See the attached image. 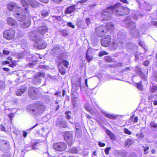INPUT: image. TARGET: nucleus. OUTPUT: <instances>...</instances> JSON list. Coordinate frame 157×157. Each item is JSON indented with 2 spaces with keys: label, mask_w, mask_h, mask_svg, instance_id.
<instances>
[{
  "label": "nucleus",
  "mask_w": 157,
  "mask_h": 157,
  "mask_svg": "<svg viewBox=\"0 0 157 157\" xmlns=\"http://www.w3.org/2000/svg\"><path fill=\"white\" fill-rule=\"evenodd\" d=\"M132 43H129V44H126V48H129V46L130 47H132Z\"/></svg>",
  "instance_id": "nucleus-54"
},
{
  "label": "nucleus",
  "mask_w": 157,
  "mask_h": 157,
  "mask_svg": "<svg viewBox=\"0 0 157 157\" xmlns=\"http://www.w3.org/2000/svg\"><path fill=\"white\" fill-rule=\"evenodd\" d=\"M7 8L8 9L12 11L14 9L15 10V11L18 12L19 11H21V7L18 6L14 3H10L7 5Z\"/></svg>",
  "instance_id": "nucleus-14"
},
{
  "label": "nucleus",
  "mask_w": 157,
  "mask_h": 157,
  "mask_svg": "<svg viewBox=\"0 0 157 157\" xmlns=\"http://www.w3.org/2000/svg\"><path fill=\"white\" fill-rule=\"evenodd\" d=\"M38 125V124H36L35 125H34L32 127L30 128L29 129L30 130H32L33 128H35L36 126Z\"/></svg>",
  "instance_id": "nucleus-63"
},
{
  "label": "nucleus",
  "mask_w": 157,
  "mask_h": 157,
  "mask_svg": "<svg viewBox=\"0 0 157 157\" xmlns=\"http://www.w3.org/2000/svg\"><path fill=\"white\" fill-rule=\"evenodd\" d=\"M2 69L4 71H10L9 69L7 68L3 67Z\"/></svg>",
  "instance_id": "nucleus-61"
},
{
  "label": "nucleus",
  "mask_w": 157,
  "mask_h": 157,
  "mask_svg": "<svg viewBox=\"0 0 157 157\" xmlns=\"http://www.w3.org/2000/svg\"><path fill=\"white\" fill-rule=\"evenodd\" d=\"M0 128L2 131H5L6 128L3 125H1Z\"/></svg>",
  "instance_id": "nucleus-53"
},
{
  "label": "nucleus",
  "mask_w": 157,
  "mask_h": 157,
  "mask_svg": "<svg viewBox=\"0 0 157 157\" xmlns=\"http://www.w3.org/2000/svg\"><path fill=\"white\" fill-rule=\"evenodd\" d=\"M8 24L10 25H14L16 24L17 22L12 17H8L6 20Z\"/></svg>",
  "instance_id": "nucleus-22"
},
{
  "label": "nucleus",
  "mask_w": 157,
  "mask_h": 157,
  "mask_svg": "<svg viewBox=\"0 0 157 157\" xmlns=\"http://www.w3.org/2000/svg\"><path fill=\"white\" fill-rule=\"evenodd\" d=\"M106 132L111 139H112L113 138V135L110 131L108 130H106Z\"/></svg>",
  "instance_id": "nucleus-34"
},
{
  "label": "nucleus",
  "mask_w": 157,
  "mask_h": 157,
  "mask_svg": "<svg viewBox=\"0 0 157 157\" xmlns=\"http://www.w3.org/2000/svg\"><path fill=\"white\" fill-rule=\"evenodd\" d=\"M141 56L140 54L138 55H135V57H136V61H137L139 60V58H140V59H142V58L141 57Z\"/></svg>",
  "instance_id": "nucleus-36"
},
{
  "label": "nucleus",
  "mask_w": 157,
  "mask_h": 157,
  "mask_svg": "<svg viewBox=\"0 0 157 157\" xmlns=\"http://www.w3.org/2000/svg\"><path fill=\"white\" fill-rule=\"evenodd\" d=\"M27 133L26 132H23V136H24L25 137H26L27 136Z\"/></svg>",
  "instance_id": "nucleus-59"
},
{
  "label": "nucleus",
  "mask_w": 157,
  "mask_h": 157,
  "mask_svg": "<svg viewBox=\"0 0 157 157\" xmlns=\"http://www.w3.org/2000/svg\"><path fill=\"white\" fill-rule=\"evenodd\" d=\"M3 52L4 54L6 55H8L10 53V52L8 50H3Z\"/></svg>",
  "instance_id": "nucleus-49"
},
{
  "label": "nucleus",
  "mask_w": 157,
  "mask_h": 157,
  "mask_svg": "<svg viewBox=\"0 0 157 157\" xmlns=\"http://www.w3.org/2000/svg\"><path fill=\"white\" fill-rule=\"evenodd\" d=\"M124 132L126 134L130 135H131L132 134L131 132L129 130H128V129L126 128H124Z\"/></svg>",
  "instance_id": "nucleus-35"
},
{
  "label": "nucleus",
  "mask_w": 157,
  "mask_h": 157,
  "mask_svg": "<svg viewBox=\"0 0 157 157\" xmlns=\"http://www.w3.org/2000/svg\"><path fill=\"white\" fill-rule=\"evenodd\" d=\"M139 44L140 46L143 47L144 48H145V44L143 41H139Z\"/></svg>",
  "instance_id": "nucleus-42"
},
{
  "label": "nucleus",
  "mask_w": 157,
  "mask_h": 157,
  "mask_svg": "<svg viewBox=\"0 0 157 157\" xmlns=\"http://www.w3.org/2000/svg\"><path fill=\"white\" fill-rule=\"evenodd\" d=\"M153 24L154 25L157 26V21H156L153 22Z\"/></svg>",
  "instance_id": "nucleus-64"
},
{
  "label": "nucleus",
  "mask_w": 157,
  "mask_h": 157,
  "mask_svg": "<svg viewBox=\"0 0 157 157\" xmlns=\"http://www.w3.org/2000/svg\"><path fill=\"white\" fill-rule=\"evenodd\" d=\"M44 75V73L39 72L35 76L33 80V82L34 84H38L41 82V78Z\"/></svg>",
  "instance_id": "nucleus-13"
},
{
  "label": "nucleus",
  "mask_w": 157,
  "mask_h": 157,
  "mask_svg": "<svg viewBox=\"0 0 157 157\" xmlns=\"http://www.w3.org/2000/svg\"><path fill=\"white\" fill-rule=\"evenodd\" d=\"M85 109L88 111L90 112V113H92V115L95 114L97 111V110L94 108L91 109L89 107H85Z\"/></svg>",
  "instance_id": "nucleus-26"
},
{
  "label": "nucleus",
  "mask_w": 157,
  "mask_h": 157,
  "mask_svg": "<svg viewBox=\"0 0 157 157\" xmlns=\"http://www.w3.org/2000/svg\"><path fill=\"white\" fill-rule=\"evenodd\" d=\"M61 62H59L58 65L59 71L62 75H63L65 74V70L64 68L61 66Z\"/></svg>",
  "instance_id": "nucleus-23"
},
{
  "label": "nucleus",
  "mask_w": 157,
  "mask_h": 157,
  "mask_svg": "<svg viewBox=\"0 0 157 157\" xmlns=\"http://www.w3.org/2000/svg\"><path fill=\"white\" fill-rule=\"evenodd\" d=\"M29 96L32 99H35L38 98V90L37 88L33 87H30L29 90Z\"/></svg>",
  "instance_id": "nucleus-10"
},
{
  "label": "nucleus",
  "mask_w": 157,
  "mask_h": 157,
  "mask_svg": "<svg viewBox=\"0 0 157 157\" xmlns=\"http://www.w3.org/2000/svg\"><path fill=\"white\" fill-rule=\"evenodd\" d=\"M5 83L3 81H0V89L4 88L5 87Z\"/></svg>",
  "instance_id": "nucleus-38"
},
{
  "label": "nucleus",
  "mask_w": 157,
  "mask_h": 157,
  "mask_svg": "<svg viewBox=\"0 0 157 157\" xmlns=\"http://www.w3.org/2000/svg\"><path fill=\"white\" fill-rule=\"evenodd\" d=\"M21 2L23 6L25 8V11L27 13V8L30 6L33 8L37 7L39 6V3L35 0H21Z\"/></svg>",
  "instance_id": "nucleus-7"
},
{
  "label": "nucleus",
  "mask_w": 157,
  "mask_h": 157,
  "mask_svg": "<svg viewBox=\"0 0 157 157\" xmlns=\"http://www.w3.org/2000/svg\"><path fill=\"white\" fill-rule=\"evenodd\" d=\"M135 71L137 74H139L141 78L144 80H147V76L141 72L140 68L138 66L136 67Z\"/></svg>",
  "instance_id": "nucleus-18"
},
{
  "label": "nucleus",
  "mask_w": 157,
  "mask_h": 157,
  "mask_svg": "<svg viewBox=\"0 0 157 157\" xmlns=\"http://www.w3.org/2000/svg\"><path fill=\"white\" fill-rule=\"evenodd\" d=\"M149 62L148 60H145L144 63V65L146 66H147L149 64Z\"/></svg>",
  "instance_id": "nucleus-50"
},
{
  "label": "nucleus",
  "mask_w": 157,
  "mask_h": 157,
  "mask_svg": "<svg viewBox=\"0 0 157 157\" xmlns=\"http://www.w3.org/2000/svg\"><path fill=\"white\" fill-rule=\"evenodd\" d=\"M31 36L29 37V38L33 40L35 42L34 45L35 48L39 49H44L46 47L47 44L46 42L42 40V39H39L37 38L36 36Z\"/></svg>",
  "instance_id": "nucleus-6"
},
{
  "label": "nucleus",
  "mask_w": 157,
  "mask_h": 157,
  "mask_svg": "<svg viewBox=\"0 0 157 157\" xmlns=\"http://www.w3.org/2000/svg\"><path fill=\"white\" fill-rule=\"evenodd\" d=\"M61 63L63 64L66 67H68L69 64V62L68 61L62 59Z\"/></svg>",
  "instance_id": "nucleus-33"
},
{
  "label": "nucleus",
  "mask_w": 157,
  "mask_h": 157,
  "mask_svg": "<svg viewBox=\"0 0 157 157\" xmlns=\"http://www.w3.org/2000/svg\"><path fill=\"white\" fill-rule=\"evenodd\" d=\"M10 63V62L8 61H3L2 63V64L3 65H5V64H9Z\"/></svg>",
  "instance_id": "nucleus-56"
},
{
  "label": "nucleus",
  "mask_w": 157,
  "mask_h": 157,
  "mask_svg": "<svg viewBox=\"0 0 157 157\" xmlns=\"http://www.w3.org/2000/svg\"><path fill=\"white\" fill-rule=\"evenodd\" d=\"M15 33V30L10 29L7 30L4 32L3 36L4 38L7 40H11L14 38Z\"/></svg>",
  "instance_id": "nucleus-9"
},
{
  "label": "nucleus",
  "mask_w": 157,
  "mask_h": 157,
  "mask_svg": "<svg viewBox=\"0 0 157 157\" xmlns=\"http://www.w3.org/2000/svg\"><path fill=\"white\" fill-rule=\"evenodd\" d=\"M54 2L57 3H59L62 2L63 0H52Z\"/></svg>",
  "instance_id": "nucleus-51"
},
{
  "label": "nucleus",
  "mask_w": 157,
  "mask_h": 157,
  "mask_svg": "<svg viewBox=\"0 0 157 157\" xmlns=\"http://www.w3.org/2000/svg\"><path fill=\"white\" fill-rule=\"evenodd\" d=\"M64 124L63 125H62L61 124V126L63 127V128H65L67 127V124H66V123L65 122H64Z\"/></svg>",
  "instance_id": "nucleus-60"
},
{
  "label": "nucleus",
  "mask_w": 157,
  "mask_h": 157,
  "mask_svg": "<svg viewBox=\"0 0 157 157\" xmlns=\"http://www.w3.org/2000/svg\"><path fill=\"white\" fill-rule=\"evenodd\" d=\"M143 148H144V153L145 154H146L147 152H146L149 149V147L148 146H147L146 147H144V146L143 147Z\"/></svg>",
  "instance_id": "nucleus-47"
},
{
  "label": "nucleus",
  "mask_w": 157,
  "mask_h": 157,
  "mask_svg": "<svg viewBox=\"0 0 157 157\" xmlns=\"http://www.w3.org/2000/svg\"><path fill=\"white\" fill-rule=\"evenodd\" d=\"M87 0H82L78 2L79 3H81V4H83L87 1Z\"/></svg>",
  "instance_id": "nucleus-55"
},
{
  "label": "nucleus",
  "mask_w": 157,
  "mask_h": 157,
  "mask_svg": "<svg viewBox=\"0 0 157 157\" xmlns=\"http://www.w3.org/2000/svg\"><path fill=\"white\" fill-rule=\"evenodd\" d=\"M45 109V106L43 105H38L36 108L32 109L31 110V113L36 116L42 113Z\"/></svg>",
  "instance_id": "nucleus-8"
},
{
  "label": "nucleus",
  "mask_w": 157,
  "mask_h": 157,
  "mask_svg": "<svg viewBox=\"0 0 157 157\" xmlns=\"http://www.w3.org/2000/svg\"><path fill=\"white\" fill-rule=\"evenodd\" d=\"M136 136L138 138V140H142L144 137L143 134L141 132L137 134Z\"/></svg>",
  "instance_id": "nucleus-31"
},
{
  "label": "nucleus",
  "mask_w": 157,
  "mask_h": 157,
  "mask_svg": "<svg viewBox=\"0 0 157 157\" xmlns=\"http://www.w3.org/2000/svg\"><path fill=\"white\" fill-rule=\"evenodd\" d=\"M68 26L69 27H71L73 28H74L75 27V26L73 25L70 22H68L67 24Z\"/></svg>",
  "instance_id": "nucleus-48"
},
{
  "label": "nucleus",
  "mask_w": 157,
  "mask_h": 157,
  "mask_svg": "<svg viewBox=\"0 0 157 157\" xmlns=\"http://www.w3.org/2000/svg\"><path fill=\"white\" fill-rule=\"evenodd\" d=\"M137 88L141 90H143V87L140 83H138L137 84Z\"/></svg>",
  "instance_id": "nucleus-40"
},
{
  "label": "nucleus",
  "mask_w": 157,
  "mask_h": 157,
  "mask_svg": "<svg viewBox=\"0 0 157 157\" xmlns=\"http://www.w3.org/2000/svg\"><path fill=\"white\" fill-rule=\"evenodd\" d=\"M9 144L8 142L6 140H2L0 141V150L3 151L9 149Z\"/></svg>",
  "instance_id": "nucleus-17"
},
{
  "label": "nucleus",
  "mask_w": 157,
  "mask_h": 157,
  "mask_svg": "<svg viewBox=\"0 0 157 157\" xmlns=\"http://www.w3.org/2000/svg\"><path fill=\"white\" fill-rule=\"evenodd\" d=\"M150 125L153 128H156L157 127V124L153 122H151L150 123Z\"/></svg>",
  "instance_id": "nucleus-44"
},
{
  "label": "nucleus",
  "mask_w": 157,
  "mask_h": 157,
  "mask_svg": "<svg viewBox=\"0 0 157 157\" xmlns=\"http://www.w3.org/2000/svg\"><path fill=\"white\" fill-rule=\"evenodd\" d=\"M64 139L68 144H71L72 142V136L71 133L69 132H66L64 134Z\"/></svg>",
  "instance_id": "nucleus-16"
},
{
  "label": "nucleus",
  "mask_w": 157,
  "mask_h": 157,
  "mask_svg": "<svg viewBox=\"0 0 157 157\" xmlns=\"http://www.w3.org/2000/svg\"><path fill=\"white\" fill-rule=\"evenodd\" d=\"M113 31L114 29V26L111 23H108L106 26L103 25L98 26L95 29V32L99 36H101L105 34L107 32V29Z\"/></svg>",
  "instance_id": "nucleus-3"
},
{
  "label": "nucleus",
  "mask_w": 157,
  "mask_h": 157,
  "mask_svg": "<svg viewBox=\"0 0 157 157\" xmlns=\"http://www.w3.org/2000/svg\"><path fill=\"white\" fill-rule=\"evenodd\" d=\"M137 16H138L139 17H142V16L141 15H138V13H137L136 14V16L135 17H134V19L136 20L137 19L136 17H137Z\"/></svg>",
  "instance_id": "nucleus-58"
},
{
  "label": "nucleus",
  "mask_w": 157,
  "mask_h": 157,
  "mask_svg": "<svg viewBox=\"0 0 157 157\" xmlns=\"http://www.w3.org/2000/svg\"><path fill=\"white\" fill-rule=\"evenodd\" d=\"M108 54V53L106 52L105 51H103L101 52H100L99 54V56H102Z\"/></svg>",
  "instance_id": "nucleus-39"
},
{
  "label": "nucleus",
  "mask_w": 157,
  "mask_h": 157,
  "mask_svg": "<svg viewBox=\"0 0 157 157\" xmlns=\"http://www.w3.org/2000/svg\"><path fill=\"white\" fill-rule=\"evenodd\" d=\"M124 22L125 25H124L123 26H125L131 29V35L133 37L137 38L139 36L138 30L134 29V27H135V24L134 22L131 21L130 19H126L124 21Z\"/></svg>",
  "instance_id": "nucleus-5"
},
{
  "label": "nucleus",
  "mask_w": 157,
  "mask_h": 157,
  "mask_svg": "<svg viewBox=\"0 0 157 157\" xmlns=\"http://www.w3.org/2000/svg\"><path fill=\"white\" fill-rule=\"evenodd\" d=\"M120 1L123 3H125L128 4V2L126 0H120Z\"/></svg>",
  "instance_id": "nucleus-62"
},
{
  "label": "nucleus",
  "mask_w": 157,
  "mask_h": 157,
  "mask_svg": "<svg viewBox=\"0 0 157 157\" xmlns=\"http://www.w3.org/2000/svg\"><path fill=\"white\" fill-rule=\"evenodd\" d=\"M133 120V122L134 123L137 122L138 121V117H134V116H132L130 119H129V122L130 123H132V120Z\"/></svg>",
  "instance_id": "nucleus-27"
},
{
  "label": "nucleus",
  "mask_w": 157,
  "mask_h": 157,
  "mask_svg": "<svg viewBox=\"0 0 157 157\" xmlns=\"http://www.w3.org/2000/svg\"><path fill=\"white\" fill-rule=\"evenodd\" d=\"M14 15L18 21H21V25L22 28L25 29L29 27L30 24V18H26L25 15L23 14L21 12L17 13Z\"/></svg>",
  "instance_id": "nucleus-2"
},
{
  "label": "nucleus",
  "mask_w": 157,
  "mask_h": 157,
  "mask_svg": "<svg viewBox=\"0 0 157 157\" xmlns=\"http://www.w3.org/2000/svg\"><path fill=\"white\" fill-rule=\"evenodd\" d=\"M75 9V5L71 6L68 7L65 11V14H69L73 12Z\"/></svg>",
  "instance_id": "nucleus-21"
},
{
  "label": "nucleus",
  "mask_w": 157,
  "mask_h": 157,
  "mask_svg": "<svg viewBox=\"0 0 157 157\" xmlns=\"http://www.w3.org/2000/svg\"><path fill=\"white\" fill-rule=\"evenodd\" d=\"M98 145L101 147H103L105 145V144L104 143H102L100 142H99L98 143Z\"/></svg>",
  "instance_id": "nucleus-52"
},
{
  "label": "nucleus",
  "mask_w": 157,
  "mask_h": 157,
  "mask_svg": "<svg viewBox=\"0 0 157 157\" xmlns=\"http://www.w3.org/2000/svg\"><path fill=\"white\" fill-rule=\"evenodd\" d=\"M104 59L105 61L108 62H110L112 60L111 58L109 56H107L105 57Z\"/></svg>",
  "instance_id": "nucleus-37"
},
{
  "label": "nucleus",
  "mask_w": 157,
  "mask_h": 157,
  "mask_svg": "<svg viewBox=\"0 0 157 157\" xmlns=\"http://www.w3.org/2000/svg\"><path fill=\"white\" fill-rule=\"evenodd\" d=\"M113 13L119 15H124L128 14L129 11L128 8L122 6L121 3H118L102 11L101 13V20L107 21L110 19Z\"/></svg>",
  "instance_id": "nucleus-1"
},
{
  "label": "nucleus",
  "mask_w": 157,
  "mask_h": 157,
  "mask_svg": "<svg viewBox=\"0 0 157 157\" xmlns=\"http://www.w3.org/2000/svg\"><path fill=\"white\" fill-rule=\"evenodd\" d=\"M71 152L72 153H76L78 152V150L76 148L73 147L71 150Z\"/></svg>",
  "instance_id": "nucleus-41"
},
{
  "label": "nucleus",
  "mask_w": 157,
  "mask_h": 157,
  "mask_svg": "<svg viewBox=\"0 0 157 157\" xmlns=\"http://www.w3.org/2000/svg\"><path fill=\"white\" fill-rule=\"evenodd\" d=\"M49 12L46 10H43L41 12V14L42 17H46L49 14Z\"/></svg>",
  "instance_id": "nucleus-28"
},
{
  "label": "nucleus",
  "mask_w": 157,
  "mask_h": 157,
  "mask_svg": "<svg viewBox=\"0 0 157 157\" xmlns=\"http://www.w3.org/2000/svg\"><path fill=\"white\" fill-rule=\"evenodd\" d=\"M151 90L152 92H155L157 90V87L153 84L151 83L150 85Z\"/></svg>",
  "instance_id": "nucleus-29"
},
{
  "label": "nucleus",
  "mask_w": 157,
  "mask_h": 157,
  "mask_svg": "<svg viewBox=\"0 0 157 157\" xmlns=\"http://www.w3.org/2000/svg\"><path fill=\"white\" fill-rule=\"evenodd\" d=\"M86 21L87 25H88L90 23V19L89 18H86Z\"/></svg>",
  "instance_id": "nucleus-57"
},
{
  "label": "nucleus",
  "mask_w": 157,
  "mask_h": 157,
  "mask_svg": "<svg viewBox=\"0 0 157 157\" xmlns=\"http://www.w3.org/2000/svg\"><path fill=\"white\" fill-rule=\"evenodd\" d=\"M111 40V38L110 36H105L101 40V44L104 47H108L110 45Z\"/></svg>",
  "instance_id": "nucleus-12"
},
{
  "label": "nucleus",
  "mask_w": 157,
  "mask_h": 157,
  "mask_svg": "<svg viewBox=\"0 0 157 157\" xmlns=\"http://www.w3.org/2000/svg\"><path fill=\"white\" fill-rule=\"evenodd\" d=\"M8 116L10 121H11L14 116V114L13 113H10L8 115Z\"/></svg>",
  "instance_id": "nucleus-45"
},
{
  "label": "nucleus",
  "mask_w": 157,
  "mask_h": 157,
  "mask_svg": "<svg viewBox=\"0 0 157 157\" xmlns=\"http://www.w3.org/2000/svg\"><path fill=\"white\" fill-rule=\"evenodd\" d=\"M26 88L25 86H24L21 88L18 89L16 93L17 96H20L25 92L26 91Z\"/></svg>",
  "instance_id": "nucleus-20"
},
{
  "label": "nucleus",
  "mask_w": 157,
  "mask_h": 157,
  "mask_svg": "<svg viewBox=\"0 0 157 157\" xmlns=\"http://www.w3.org/2000/svg\"><path fill=\"white\" fill-rule=\"evenodd\" d=\"M118 47V44L116 42H113L111 45L112 49L115 50Z\"/></svg>",
  "instance_id": "nucleus-30"
},
{
  "label": "nucleus",
  "mask_w": 157,
  "mask_h": 157,
  "mask_svg": "<svg viewBox=\"0 0 157 157\" xmlns=\"http://www.w3.org/2000/svg\"><path fill=\"white\" fill-rule=\"evenodd\" d=\"M48 28L46 26H40L38 30H34L29 33L28 36L29 37H31V35L34 36H36L38 38L42 39L44 35L48 33Z\"/></svg>",
  "instance_id": "nucleus-4"
},
{
  "label": "nucleus",
  "mask_w": 157,
  "mask_h": 157,
  "mask_svg": "<svg viewBox=\"0 0 157 157\" xmlns=\"http://www.w3.org/2000/svg\"><path fill=\"white\" fill-rule=\"evenodd\" d=\"M53 147L58 151H63L66 149L67 145L66 144L63 143H56L53 144Z\"/></svg>",
  "instance_id": "nucleus-11"
},
{
  "label": "nucleus",
  "mask_w": 157,
  "mask_h": 157,
  "mask_svg": "<svg viewBox=\"0 0 157 157\" xmlns=\"http://www.w3.org/2000/svg\"><path fill=\"white\" fill-rule=\"evenodd\" d=\"M99 109L101 112L107 118L111 119H114L116 118V116L115 115L108 113L105 112L104 110H103L99 108Z\"/></svg>",
  "instance_id": "nucleus-19"
},
{
  "label": "nucleus",
  "mask_w": 157,
  "mask_h": 157,
  "mask_svg": "<svg viewBox=\"0 0 157 157\" xmlns=\"http://www.w3.org/2000/svg\"><path fill=\"white\" fill-rule=\"evenodd\" d=\"M51 53L54 54V55L56 56V57L59 59H61V56H59L61 54V48L57 46L55 47L51 51Z\"/></svg>",
  "instance_id": "nucleus-15"
},
{
  "label": "nucleus",
  "mask_w": 157,
  "mask_h": 157,
  "mask_svg": "<svg viewBox=\"0 0 157 157\" xmlns=\"http://www.w3.org/2000/svg\"><path fill=\"white\" fill-rule=\"evenodd\" d=\"M111 147H109L106 148L105 150V153L107 155H108L109 154V150H110Z\"/></svg>",
  "instance_id": "nucleus-46"
},
{
  "label": "nucleus",
  "mask_w": 157,
  "mask_h": 157,
  "mask_svg": "<svg viewBox=\"0 0 157 157\" xmlns=\"http://www.w3.org/2000/svg\"><path fill=\"white\" fill-rule=\"evenodd\" d=\"M134 141L133 140L129 139L125 142V145L126 146L128 147L130 146L134 143Z\"/></svg>",
  "instance_id": "nucleus-25"
},
{
  "label": "nucleus",
  "mask_w": 157,
  "mask_h": 157,
  "mask_svg": "<svg viewBox=\"0 0 157 157\" xmlns=\"http://www.w3.org/2000/svg\"><path fill=\"white\" fill-rule=\"evenodd\" d=\"M16 65V63L14 61H12V63L9 65V66L11 67H13Z\"/></svg>",
  "instance_id": "nucleus-43"
},
{
  "label": "nucleus",
  "mask_w": 157,
  "mask_h": 157,
  "mask_svg": "<svg viewBox=\"0 0 157 157\" xmlns=\"http://www.w3.org/2000/svg\"><path fill=\"white\" fill-rule=\"evenodd\" d=\"M91 50V48H89L86 52V58L88 62H89L93 59V57L91 56H89V54L90 53V52Z\"/></svg>",
  "instance_id": "nucleus-24"
},
{
  "label": "nucleus",
  "mask_w": 157,
  "mask_h": 157,
  "mask_svg": "<svg viewBox=\"0 0 157 157\" xmlns=\"http://www.w3.org/2000/svg\"><path fill=\"white\" fill-rule=\"evenodd\" d=\"M71 114V112L69 111H67L65 112V114L66 116V117L67 119H71V117L70 115Z\"/></svg>",
  "instance_id": "nucleus-32"
}]
</instances>
